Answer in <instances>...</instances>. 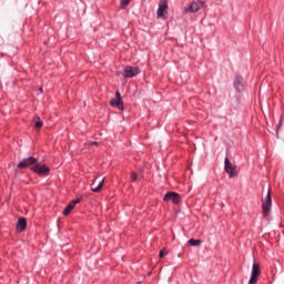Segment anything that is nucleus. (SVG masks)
Returning a JSON list of instances; mask_svg holds the SVG:
<instances>
[{"label": "nucleus", "mask_w": 284, "mask_h": 284, "mask_svg": "<svg viewBox=\"0 0 284 284\" xmlns=\"http://www.w3.org/2000/svg\"><path fill=\"white\" fill-rule=\"evenodd\" d=\"M34 165H37V159H34L33 156H29L20 161V163L18 164V169L19 170H23L26 168L32 169L34 168Z\"/></svg>", "instance_id": "4"}, {"label": "nucleus", "mask_w": 284, "mask_h": 284, "mask_svg": "<svg viewBox=\"0 0 284 284\" xmlns=\"http://www.w3.org/2000/svg\"><path fill=\"white\" fill-rule=\"evenodd\" d=\"M26 227H28V221H26V217L19 219L17 223L18 232H26Z\"/></svg>", "instance_id": "14"}, {"label": "nucleus", "mask_w": 284, "mask_h": 284, "mask_svg": "<svg viewBox=\"0 0 284 284\" xmlns=\"http://www.w3.org/2000/svg\"><path fill=\"white\" fill-rule=\"evenodd\" d=\"M262 210L264 219H267L272 212V193L268 190L265 199L262 200Z\"/></svg>", "instance_id": "1"}, {"label": "nucleus", "mask_w": 284, "mask_h": 284, "mask_svg": "<svg viewBox=\"0 0 284 284\" xmlns=\"http://www.w3.org/2000/svg\"><path fill=\"white\" fill-rule=\"evenodd\" d=\"M141 70L139 67H125L123 77L124 79H132V77H136V74H140Z\"/></svg>", "instance_id": "6"}, {"label": "nucleus", "mask_w": 284, "mask_h": 284, "mask_svg": "<svg viewBox=\"0 0 284 284\" xmlns=\"http://www.w3.org/2000/svg\"><path fill=\"white\" fill-rule=\"evenodd\" d=\"M165 254H168V251H165V248L160 251V258H163V256H165Z\"/></svg>", "instance_id": "19"}, {"label": "nucleus", "mask_w": 284, "mask_h": 284, "mask_svg": "<svg viewBox=\"0 0 284 284\" xmlns=\"http://www.w3.org/2000/svg\"><path fill=\"white\" fill-rule=\"evenodd\" d=\"M189 244H190L192 247H199V245H201V240L191 239V240H189Z\"/></svg>", "instance_id": "16"}, {"label": "nucleus", "mask_w": 284, "mask_h": 284, "mask_svg": "<svg viewBox=\"0 0 284 284\" xmlns=\"http://www.w3.org/2000/svg\"><path fill=\"white\" fill-rule=\"evenodd\" d=\"M136 179H138L136 173L132 172L131 173V181L134 182V181H136Z\"/></svg>", "instance_id": "20"}, {"label": "nucleus", "mask_w": 284, "mask_h": 284, "mask_svg": "<svg viewBox=\"0 0 284 284\" xmlns=\"http://www.w3.org/2000/svg\"><path fill=\"white\" fill-rule=\"evenodd\" d=\"M40 92L43 93V88H40Z\"/></svg>", "instance_id": "22"}, {"label": "nucleus", "mask_w": 284, "mask_h": 284, "mask_svg": "<svg viewBox=\"0 0 284 284\" xmlns=\"http://www.w3.org/2000/svg\"><path fill=\"white\" fill-rule=\"evenodd\" d=\"M31 172H34L36 174H50V168L45 164H39V162L36 163V165L31 166Z\"/></svg>", "instance_id": "7"}, {"label": "nucleus", "mask_w": 284, "mask_h": 284, "mask_svg": "<svg viewBox=\"0 0 284 284\" xmlns=\"http://www.w3.org/2000/svg\"><path fill=\"white\" fill-rule=\"evenodd\" d=\"M87 145H99V142H91V143H88Z\"/></svg>", "instance_id": "21"}, {"label": "nucleus", "mask_w": 284, "mask_h": 284, "mask_svg": "<svg viewBox=\"0 0 284 284\" xmlns=\"http://www.w3.org/2000/svg\"><path fill=\"white\" fill-rule=\"evenodd\" d=\"M258 276H261V266L257 263H254L252 266V275L248 284H256Z\"/></svg>", "instance_id": "5"}, {"label": "nucleus", "mask_w": 284, "mask_h": 284, "mask_svg": "<svg viewBox=\"0 0 284 284\" xmlns=\"http://www.w3.org/2000/svg\"><path fill=\"white\" fill-rule=\"evenodd\" d=\"M112 108H118V110H123V99L121 98V92H115V99L111 100Z\"/></svg>", "instance_id": "9"}, {"label": "nucleus", "mask_w": 284, "mask_h": 284, "mask_svg": "<svg viewBox=\"0 0 284 284\" xmlns=\"http://www.w3.org/2000/svg\"><path fill=\"white\" fill-rule=\"evenodd\" d=\"M225 172L230 175V179H234V176H239V172H236V165L230 162V159L225 158Z\"/></svg>", "instance_id": "3"}, {"label": "nucleus", "mask_w": 284, "mask_h": 284, "mask_svg": "<svg viewBox=\"0 0 284 284\" xmlns=\"http://www.w3.org/2000/svg\"><path fill=\"white\" fill-rule=\"evenodd\" d=\"M163 201H172V203L179 204L181 203V195L174 192H169L164 195Z\"/></svg>", "instance_id": "10"}, {"label": "nucleus", "mask_w": 284, "mask_h": 284, "mask_svg": "<svg viewBox=\"0 0 284 284\" xmlns=\"http://www.w3.org/2000/svg\"><path fill=\"white\" fill-rule=\"evenodd\" d=\"M234 88H235L236 92H243L244 85H243V78L241 75L235 77Z\"/></svg>", "instance_id": "13"}, {"label": "nucleus", "mask_w": 284, "mask_h": 284, "mask_svg": "<svg viewBox=\"0 0 284 284\" xmlns=\"http://www.w3.org/2000/svg\"><path fill=\"white\" fill-rule=\"evenodd\" d=\"M203 6H205V2L201 0L193 1L189 6L184 7V12H199Z\"/></svg>", "instance_id": "2"}, {"label": "nucleus", "mask_w": 284, "mask_h": 284, "mask_svg": "<svg viewBox=\"0 0 284 284\" xmlns=\"http://www.w3.org/2000/svg\"><path fill=\"white\" fill-rule=\"evenodd\" d=\"M103 183H105V178L103 179L97 178L91 185V191L100 192L103 189Z\"/></svg>", "instance_id": "11"}, {"label": "nucleus", "mask_w": 284, "mask_h": 284, "mask_svg": "<svg viewBox=\"0 0 284 284\" xmlns=\"http://www.w3.org/2000/svg\"><path fill=\"white\" fill-rule=\"evenodd\" d=\"M281 125H283V118H281L280 123L276 126V136L278 138V130H281Z\"/></svg>", "instance_id": "18"}, {"label": "nucleus", "mask_w": 284, "mask_h": 284, "mask_svg": "<svg viewBox=\"0 0 284 284\" xmlns=\"http://www.w3.org/2000/svg\"><path fill=\"white\" fill-rule=\"evenodd\" d=\"M130 1L132 0H121L122 8H126V6H130Z\"/></svg>", "instance_id": "17"}, {"label": "nucleus", "mask_w": 284, "mask_h": 284, "mask_svg": "<svg viewBox=\"0 0 284 284\" xmlns=\"http://www.w3.org/2000/svg\"><path fill=\"white\" fill-rule=\"evenodd\" d=\"M165 12H168V0H161L156 11L158 19H165Z\"/></svg>", "instance_id": "8"}, {"label": "nucleus", "mask_w": 284, "mask_h": 284, "mask_svg": "<svg viewBox=\"0 0 284 284\" xmlns=\"http://www.w3.org/2000/svg\"><path fill=\"white\" fill-rule=\"evenodd\" d=\"M33 123H34L36 130H41V128H43V121H41V118H39V116H36L33 119Z\"/></svg>", "instance_id": "15"}, {"label": "nucleus", "mask_w": 284, "mask_h": 284, "mask_svg": "<svg viewBox=\"0 0 284 284\" xmlns=\"http://www.w3.org/2000/svg\"><path fill=\"white\" fill-rule=\"evenodd\" d=\"M81 203V200H73L71 201L68 206L63 210L62 214L63 216H68V214H70V212H72L74 210V207H77V204Z\"/></svg>", "instance_id": "12"}]
</instances>
